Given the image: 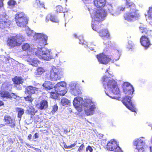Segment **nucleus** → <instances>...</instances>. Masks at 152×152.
<instances>
[{"label": "nucleus", "mask_w": 152, "mask_h": 152, "mask_svg": "<svg viewBox=\"0 0 152 152\" xmlns=\"http://www.w3.org/2000/svg\"><path fill=\"white\" fill-rule=\"evenodd\" d=\"M38 88L30 86L26 88L25 92L29 94H37L38 93Z\"/></svg>", "instance_id": "obj_25"}, {"label": "nucleus", "mask_w": 152, "mask_h": 152, "mask_svg": "<svg viewBox=\"0 0 152 152\" xmlns=\"http://www.w3.org/2000/svg\"><path fill=\"white\" fill-rule=\"evenodd\" d=\"M31 134H29L28 137V139L29 140H30L31 139Z\"/></svg>", "instance_id": "obj_55"}, {"label": "nucleus", "mask_w": 152, "mask_h": 152, "mask_svg": "<svg viewBox=\"0 0 152 152\" xmlns=\"http://www.w3.org/2000/svg\"><path fill=\"white\" fill-rule=\"evenodd\" d=\"M148 15L149 18L152 19V7H149V10L148 12Z\"/></svg>", "instance_id": "obj_42"}, {"label": "nucleus", "mask_w": 152, "mask_h": 152, "mask_svg": "<svg viewBox=\"0 0 152 152\" xmlns=\"http://www.w3.org/2000/svg\"><path fill=\"white\" fill-rule=\"evenodd\" d=\"M42 86L46 89H52L53 87L52 84V83L50 81H45L43 84Z\"/></svg>", "instance_id": "obj_28"}, {"label": "nucleus", "mask_w": 152, "mask_h": 152, "mask_svg": "<svg viewBox=\"0 0 152 152\" xmlns=\"http://www.w3.org/2000/svg\"><path fill=\"white\" fill-rule=\"evenodd\" d=\"M98 32L100 36L104 37L107 38H108L109 37V34L107 29L101 30Z\"/></svg>", "instance_id": "obj_26"}, {"label": "nucleus", "mask_w": 152, "mask_h": 152, "mask_svg": "<svg viewBox=\"0 0 152 152\" xmlns=\"http://www.w3.org/2000/svg\"><path fill=\"white\" fill-rule=\"evenodd\" d=\"M110 91H111L115 95H118L119 93V89L117 85L110 90Z\"/></svg>", "instance_id": "obj_33"}, {"label": "nucleus", "mask_w": 152, "mask_h": 152, "mask_svg": "<svg viewBox=\"0 0 152 152\" xmlns=\"http://www.w3.org/2000/svg\"><path fill=\"white\" fill-rule=\"evenodd\" d=\"M106 9L104 10L105 12H109L113 16H117L119 15L121 11L125 9V8L122 6L119 7L116 11L114 10L113 7L111 5H108L106 6Z\"/></svg>", "instance_id": "obj_9"}, {"label": "nucleus", "mask_w": 152, "mask_h": 152, "mask_svg": "<svg viewBox=\"0 0 152 152\" xmlns=\"http://www.w3.org/2000/svg\"><path fill=\"white\" fill-rule=\"evenodd\" d=\"M58 107L57 105L56 104L54 105L53 107V110L51 111L52 114H53L57 110Z\"/></svg>", "instance_id": "obj_43"}, {"label": "nucleus", "mask_w": 152, "mask_h": 152, "mask_svg": "<svg viewBox=\"0 0 152 152\" xmlns=\"http://www.w3.org/2000/svg\"><path fill=\"white\" fill-rule=\"evenodd\" d=\"M68 148H72L71 147V145H69V146H68Z\"/></svg>", "instance_id": "obj_62"}, {"label": "nucleus", "mask_w": 152, "mask_h": 152, "mask_svg": "<svg viewBox=\"0 0 152 152\" xmlns=\"http://www.w3.org/2000/svg\"><path fill=\"white\" fill-rule=\"evenodd\" d=\"M34 137L35 138H37L38 137V134L37 133H36L34 134Z\"/></svg>", "instance_id": "obj_57"}, {"label": "nucleus", "mask_w": 152, "mask_h": 152, "mask_svg": "<svg viewBox=\"0 0 152 152\" xmlns=\"http://www.w3.org/2000/svg\"><path fill=\"white\" fill-rule=\"evenodd\" d=\"M74 106L77 109H83L85 113L87 115H93L96 108V106L91 99L88 98L83 100L81 97L75 98L73 102Z\"/></svg>", "instance_id": "obj_3"}, {"label": "nucleus", "mask_w": 152, "mask_h": 152, "mask_svg": "<svg viewBox=\"0 0 152 152\" xmlns=\"http://www.w3.org/2000/svg\"><path fill=\"white\" fill-rule=\"evenodd\" d=\"M11 86L8 83H4L2 85L1 88L4 90H8L10 89Z\"/></svg>", "instance_id": "obj_35"}, {"label": "nucleus", "mask_w": 152, "mask_h": 152, "mask_svg": "<svg viewBox=\"0 0 152 152\" xmlns=\"http://www.w3.org/2000/svg\"><path fill=\"white\" fill-rule=\"evenodd\" d=\"M69 86L70 92L72 94L77 96L79 95L80 94V90L79 88L76 86L75 83H71L69 84Z\"/></svg>", "instance_id": "obj_16"}, {"label": "nucleus", "mask_w": 152, "mask_h": 152, "mask_svg": "<svg viewBox=\"0 0 152 152\" xmlns=\"http://www.w3.org/2000/svg\"><path fill=\"white\" fill-rule=\"evenodd\" d=\"M58 96V94L57 92H52L50 95V97L53 99H56Z\"/></svg>", "instance_id": "obj_41"}, {"label": "nucleus", "mask_w": 152, "mask_h": 152, "mask_svg": "<svg viewBox=\"0 0 152 152\" xmlns=\"http://www.w3.org/2000/svg\"><path fill=\"white\" fill-rule=\"evenodd\" d=\"M108 74H109L111 76H112V77H113V74H111V73H110V72H108Z\"/></svg>", "instance_id": "obj_61"}, {"label": "nucleus", "mask_w": 152, "mask_h": 152, "mask_svg": "<svg viewBox=\"0 0 152 152\" xmlns=\"http://www.w3.org/2000/svg\"><path fill=\"white\" fill-rule=\"evenodd\" d=\"M10 94L11 96V99L12 98L14 99H15L16 98V97L17 96L15 95V94L14 93H12Z\"/></svg>", "instance_id": "obj_49"}, {"label": "nucleus", "mask_w": 152, "mask_h": 152, "mask_svg": "<svg viewBox=\"0 0 152 152\" xmlns=\"http://www.w3.org/2000/svg\"><path fill=\"white\" fill-rule=\"evenodd\" d=\"M27 0H20V1H23V2H24L26 1H27Z\"/></svg>", "instance_id": "obj_63"}, {"label": "nucleus", "mask_w": 152, "mask_h": 152, "mask_svg": "<svg viewBox=\"0 0 152 152\" xmlns=\"http://www.w3.org/2000/svg\"><path fill=\"white\" fill-rule=\"evenodd\" d=\"M94 3L96 8L102 9L106 6V0H94Z\"/></svg>", "instance_id": "obj_21"}, {"label": "nucleus", "mask_w": 152, "mask_h": 152, "mask_svg": "<svg viewBox=\"0 0 152 152\" xmlns=\"http://www.w3.org/2000/svg\"><path fill=\"white\" fill-rule=\"evenodd\" d=\"M24 113V110L23 109H20L18 114V117L20 118L19 121L21 120L20 118L21 117L22 115Z\"/></svg>", "instance_id": "obj_40"}, {"label": "nucleus", "mask_w": 152, "mask_h": 152, "mask_svg": "<svg viewBox=\"0 0 152 152\" xmlns=\"http://www.w3.org/2000/svg\"><path fill=\"white\" fill-rule=\"evenodd\" d=\"M123 87L124 92L126 94H132L134 91L133 86L128 83H124Z\"/></svg>", "instance_id": "obj_14"}, {"label": "nucleus", "mask_w": 152, "mask_h": 152, "mask_svg": "<svg viewBox=\"0 0 152 152\" xmlns=\"http://www.w3.org/2000/svg\"><path fill=\"white\" fill-rule=\"evenodd\" d=\"M84 147V145L83 144H82L79 147L78 149V151L79 152H81L83 150Z\"/></svg>", "instance_id": "obj_47"}, {"label": "nucleus", "mask_w": 152, "mask_h": 152, "mask_svg": "<svg viewBox=\"0 0 152 152\" xmlns=\"http://www.w3.org/2000/svg\"><path fill=\"white\" fill-rule=\"evenodd\" d=\"M150 151V152H152V148L150 147L149 148V150H147V151Z\"/></svg>", "instance_id": "obj_58"}, {"label": "nucleus", "mask_w": 152, "mask_h": 152, "mask_svg": "<svg viewBox=\"0 0 152 152\" xmlns=\"http://www.w3.org/2000/svg\"><path fill=\"white\" fill-rule=\"evenodd\" d=\"M5 126L4 124H0V127H1L3 126Z\"/></svg>", "instance_id": "obj_59"}, {"label": "nucleus", "mask_w": 152, "mask_h": 152, "mask_svg": "<svg viewBox=\"0 0 152 152\" xmlns=\"http://www.w3.org/2000/svg\"><path fill=\"white\" fill-rule=\"evenodd\" d=\"M35 1L36 2L34 4V6L36 7H40L41 5L40 3V1L39 0H35Z\"/></svg>", "instance_id": "obj_45"}, {"label": "nucleus", "mask_w": 152, "mask_h": 152, "mask_svg": "<svg viewBox=\"0 0 152 152\" xmlns=\"http://www.w3.org/2000/svg\"><path fill=\"white\" fill-rule=\"evenodd\" d=\"M131 99L130 96H126L123 98L122 102L129 110L132 112L136 113L135 106L131 102Z\"/></svg>", "instance_id": "obj_10"}, {"label": "nucleus", "mask_w": 152, "mask_h": 152, "mask_svg": "<svg viewBox=\"0 0 152 152\" xmlns=\"http://www.w3.org/2000/svg\"><path fill=\"white\" fill-rule=\"evenodd\" d=\"M10 24V22L5 13L0 14V28L3 29L8 27Z\"/></svg>", "instance_id": "obj_13"}, {"label": "nucleus", "mask_w": 152, "mask_h": 152, "mask_svg": "<svg viewBox=\"0 0 152 152\" xmlns=\"http://www.w3.org/2000/svg\"><path fill=\"white\" fill-rule=\"evenodd\" d=\"M86 151H89L90 152H92L93 151V149L90 146H88L86 148Z\"/></svg>", "instance_id": "obj_46"}, {"label": "nucleus", "mask_w": 152, "mask_h": 152, "mask_svg": "<svg viewBox=\"0 0 152 152\" xmlns=\"http://www.w3.org/2000/svg\"><path fill=\"white\" fill-rule=\"evenodd\" d=\"M102 80L103 82V84L104 87L106 85L109 91L110 90L117 85L115 80L113 79H110L108 77L106 76L102 77Z\"/></svg>", "instance_id": "obj_12"}, {"label": "nucleus", "mask_w": 152, "mask_h": 152, "mask_svg": "<svg viewBox=\"0 0 152 152\" xmlns=\"http://www.w3.org/2000/svg\"><path fill=\"white\" fill-rule=\"evenodd\" d=\"M68 146L66 144L65 145H64V147L65 148H68Z\"/></svg>", "instance_id": "obj_60"}, {"label": "nucleus", "mask_w": 152, "mask_h": 152, "mask_svg": "<svg viewBox=\"0 0 152 152\" xmlns=\"http://www.w3.org/2000/svg\"><path fill=\"white\" fill-rule=\"evenodd\" d=\"M126 6L130 10L129 12L125 13L124 17L125 20L131 21L138 18L139 17V14L136 10L135 5L132 2L126 0Z\"/></svg>", "instance_id": "obj_4"}, {"label": "nucleus", "mask_w": 152, "mask_h": 152, "mask_svg": "<svg viewBox=\"0 0 152 152\" xmlns=\"http://www.w3.org/2000/svg\"><path fill=\"white\" fill-rule=\"evenodd\" d=\"M27 110L28 113L31 115H34L36 111H35L33 107L31 105H29L28 107Z\"/></svg>", "instance_id": "obj_31"}, {"label": "nucleus", "mask_w": 152, "mask_h": 152, "mask_svg": "<svg viewBox=\"0 0 152 152\" xmlns=\"http://www.w3.org/2000/svg\"><path fill=\"white\" fill-rule=\"evenodd\" d=\"M70 103V101L65 98H62L61 100V103L63 106L68 105Z\"/></svg>", "instance_id": "obj_34"}, {"label": "nucleus", "mask_w": 152, "mask_h": 152, "mask_svg": "<svg viewBox=\"0 0 152 152\" xmlns=\"http://www.w3.org/2000/svg\"><path fill=\"white\" fill-rule=\"evenodd\" d=\"M66 84L64 82H61L58 83L55 86L54 88L56 92L58 95L62 96L64 95L67 92L66 90L64 89L66 86Z\"/></svg>", "instance_id": "obj_11"}, {"label": "nucleus", "mask_w": 152, "mask_h": 152, "mask_svg": "<svg viewBox=\"0 0 152 152\" xmlns=\"http://www.w3.org/2000/svg\"><path fill=\"white\" fill-rule=\"evenodd\" d=\"M140 31L143 33H145L146 34H148L150 33V31H148L145 28V26L141 25L139 27Z\"/></svg>", "instance_id": "obj_29"}, {"label": "nucleus", "mask_w": 152, "mask_h": 152, "mask_svg": "<svg viewBox=\"0 0 152 152\" xmlns=\"http://www.w3.org/2000/svg\"><path fill=\"white\" fill-rule=\"evenodd\" d=\"M30 45L27 43H25L23 44L22 46V49L23 50H26L30 49Z\"/></svg>", "instance_id": "obj_37"}, {"label": "nucleus", "mask_w": 152, "mask_h": 152, "mask_svg": "<svg viewBox=\"0 0 152 152\" xmlns=\"http://www.w3.org/2000/svg\"><path fill=\"white\" fill-rule=\"evenodd\" d=\"M4 119L8 126L12 128H14L16 126L15 120L10 116L5 115L4 117Z\"/></svg>", "instance_id": "obj_15"}, {"label": "nucleus", "mask_w": 152, "mask_h": 152, "mask_svg": "<svg viewBox=\"0 0 152 152\" xmlns=\"http://www.w3.org/2000/svg\"><path fill=\"white\" fill-rule=\"evenodd\" d=\"M4 104L3 102L1 101H0V107Z\"/></svg>", "instance_id": "obj_56"}, {"label": "nucleus", "mask_w": 152, "mask_h": 152, "mask_svg": "<svg viewBox=\"0 0 152 152\" xmlns=\"http://www.w3.org/2000/svg\"><path fill=\"white\" fill-rule=\"evenodd\" d=\"M56 10L57 12H64L65 11L64 10L62 7L60 5L56 7Z\"/></svg>", "instance_id": "obj_39"}, {"label": "nucleus", "mask_w": 152, "mask_h": 152, "mask_svg": "<svg viewBox=\"0 0 152 152\" xmlns=\"http://www.w3.org/2000/svg\"><path fill=\"white\" fill-rule=\"evenodd\" d=\"M26 145H27L28 147H29V148H33L34 150H35L36 149V148L31 146L29 144H28L27 143H26Z\"/></svg>", "instance_id": "obj_51"}, {"label": "nucleus", "mask_w": 152, "mask_h": 152, "mask_svg": "<svg viewBox=\"0 0 152 152\" xmlns=\"http://www.w3.org/2000/svg\"><path fill=\"white\" fill-rule=\"evenodd\" d=\"M113 152H122L120 147H118L117 149L114 151Z\"/></svg>", "instance_id": "obj_48"}, {"label": "nucleus", "mask_w": 152, "mask_h": 152, "mask_svg": "<svg viewBox=\"0 0 152 152\" xmlns=\"http://www.w3.org/2000/svg\"><path fill=\"white\" fill-rule=\"evenodd\" d=\"M36 106L40 110H46L48 107V101L46 100H43L37 104Z\"/></svg>", "instance_id": "obj_23"}, {"label": "nucleus", "mask_w": 152, "mask_h": 152, "mask_svg": "<svg viewBox=\"0 0 152 152\" xmlns=\"http://www.w3.org/2000/svg\"><path fill=\"white\" fill-rule=\"evenodd\" d=\"M16 2L14 0H11L9 1L8 2L9 7L12 9L15 4Z\"/></svg>", "instance_id": "obj_36"}, {"label": "nucleus", "mask_w": 152, "mask_h": 152, "mask_svg": "<svg viewBox=\"0 0 152 152\" xmlns=\"http://www.w3.org/2000/svg\"><path fill=\"white\" fill-rule=\"evenodd\" d=\"M0 95L1 99L4 101L8 99H11V95L10 92L7 91H2L0 93Z\"/></svg>", "instance_id": "obj_24"}, {"label": "nucleus", "mask_w": 152, "mask_h": 152, "mask_svg": "<svg viewBox=\"0 0 152 152\" xmlns=\"http://www.w3.org/2000/svg\"><path fill=\"white\" fill-rule=\"evenodd\" d=\"M141 45L145 47V49L148 48L150 45L148 38L145 36H142L140 39Z\"/></svg>", "instance_id": "obj_20"}, {"label": "nucleus", "mask_w": 152, "mask_h": 152, "mask_svg": "<svg viewBox=\"0 0 152 152\" xmlns=\"http://www.w3.org/2000/svg\"><path fill=\"white\" fill-rule=\"evenodd\" d=\"M118 147H120L116 141L114 139L112 140L109 142L107 145V149L109 151H114L117 149Z\"/></svg>", "instance_id": "obj_18"}, {"label": "nucleus", "mask_w": 152, "mask_h": 152, "mask_svg": "<svg viewBox=\"0 0 152 152\" xmlns=\"http://www.w3.org/2000/svg\"><path fill=\"white\" fill-rule=\"evenodd\" d=\"M3 6V0H0V8Z\"/></svg>", "instance_id": "obj_53"}, {"label": "nucleus", "mask_w": 152, "mask_h": 152, "mask_svg": "<svg viewBox=\"0 0 152 152\" xmlns=\"http://www.w3.org/2000/svg\"><path fill=\"white\" fill-rule=\"evenodd\" d=\"M96 58L99 63L102 64H106L110 61V59L103 53L97 55Z\"/></svg>", "instance_id": "obj_17"}, {"label": "nucleus", "mask_w": 152, "mask_h": 152, "mask_svg": "<svg viewBox=\"0 0 152 152\" xmlns=\"http://www.w3.org/2000/svg\"><path fill=\"white\" fill-rule=\"evenodd\" d=\"M63 74L61 69L53 66L50 70V75L48 79L52 81H56L60 79L63 76Z\"/></svg>", "instance_id": "obj_6"}, {"label": "nucleus", "mask_w": 152, "mask_h": 152, "mask_svg": "<svg viewBox=\"0 0 152 152\" xmlns=\"http://www.w3.org/2000/svg\"><path fill=\"white\" fill-rule=\"evenodd\" d=\"M13 81L14 83L20 85L22 84L23 81L21 77H15L13 79Z\"/></svg>", "instance_id": "obj_32"}, {"label": "nucleus", "mask_w": 152, "mask_h": 152, "mask_svg": "<svg viewBox=\"0 0 152 152\" xmlns=\"http://www.w3.org/2000/svg\"><path fill=\"white\" fill-rule=\"evenodd\" d=\"M133 144L138 152H147L149 150V147L145 145V138L143 137L135 140Z\"/></svg>", "instance_id": "obj_5"}, {"label": "nucleus", "mask_w": 152, "mask_h": 152, "mask_svg": "<svg viewBox=\"0 0 152 152\" xmlns=\"http://www.w3.org/2000/svg\"><path fill=\"white\" fill-rule=\"evenodd\" d=\"M74 37H75L76 38H78V39H79L80 41L79 43L80 44H81L82 45H85L87 47H88L91 50H94V47L92 46H95V45H94V44H91V45L88 44V45H86L84 43V40L83 39V36L82 35H81L80 36H79L78 37L77 36V35L76 34H74Z\"/></svg>", "instance_id": "obj_22"}, {"label": "nucleus", "mask_w": 152, "mask_h": 152, "mask_svg": "<svg viewBox=\"0 0 152 152\" xmlns=\"http://www.w3.org/2000/svg\"><path fill=\"white\" fill-rule=\"evenodd\" d=\"M33 50V53H31V54L29 53H28V54L29 55H30V56H31V55H32V54L33 55L34 54V53L36 55L35 52L34 51V49ZM36 56L39 58L36 55ZM40 59H41L40 58ZM41 59H43L42 58H41ZM43 60H44L43 59ZM27 61L28 62H29V64L33 66H36L38 65V64L39 63V61L37 60V59L36 58H33L32 57H28V59L27 60Z\"/></svg>", "instance_id": "obj_19"}, {"label": "nucleus", "mask_w": 152, "mask_h": 152, "mask_svg": "<svg viewBox=\"0 0 152 152\" xmlns=\"http://www.w3.org/2000/svg\"><path fill=\"white\" fill-rule=\"evenodd\" d=\"M24 99L26 101H28L31 102L33 100V99L32 98L30 95H28L26 97H25Z\"/></svg>", "instance_id": "obj_44"}, {"label": "nucleus", "mask_w": 152, "mask_h": 152, "mask_svg": "<svg viewBox=\"0 0 152 152\" xmlns=\"http://www.w3.org/2000/svg\"><path fill=\"white\" fill-rule=\"evenodd\" d=\"M48 18H50V20L53 22L55 23H58V20L56 17L53 15H48L46 19V21Z\"/></svg>", "instance_id": "obj_30"}, {"label": "nucleus", "mask_w": 152, "mask_h": 152, "mask_svg": "<svg viewBox=\"0 0 152 152\" xmlns=\"http://www.w3.org/2000/svg\"><path fill=\"white\" fill-rule=\"evenodd\" d=\"M45 72V70L43 68L39 67L35 72V75L37 77H39Z\"/></svg>", "instance_id": "obj_27"}, {"label": "nucleus", "mask_w": 152, "mask_h": 152, "mask_svg": "<svg viewBox=\"0 0 152 152\" xmlns=\"http://www.w3.org/2000/svg\"><path fill=\"white\" fill-rule=\"evenodd\" d=\"M76 144H77L76 143H75L74 144H72V145H71V148H72L73 147H74L76 145Z\"/></svg>", "instance_id": "obj_54"}, {"label": "nucleus", "mask_w": 152, "mask_h": 152, "mask_svg": "<svg viewBox=\"0 0 152 152\" xmlns=\"http://www.w3.org/2000/svg\"><path fill=\"white\" fill-rule=\"evenodd\" d=\"M107 89H106V90H105V92L106 94L108 96H109L112 98H114V99H116V98H117V97H111V96H110L109 94L108 93H107Z\"/></svg>", "instance_id": "obj_50"}, {"label": "nucleus", "mask_w": 152, "mask_h": 152, "mask_svg": "<svg viewBox=\"0 0 152 152\" xmlns=\"http://www.w3.org/2000/svg\"><path fill=\"white\" fill-rule=\"evenodd\" d=\"M15 18L16 23L19 27H25L28 23V18L23 12H17L15 16Z\"/></svg>", "instance_id": "obj_7"}, {"label": "nucleus", "mask_w": 152, "mask_h": 152, "mask_svg": "<svg viewBox=\"0 0 152 152\" xmlns=\"http://www.w3.org/2000/svg\"><path fill=\"white\" fill-rule=\"evenodd\" d=\"M116 51L118 53V57L117 58H115V61H117L119 59V57L120 56V52L117 50H116Z\"/></svg>", "instance_id": "obj_52"}, {"label": "nucleus", "mask_w": 152, "mask_h": 152, "mask_svg": "<svg viewBox=\"0 0 152 152\" xmlns=\"http://www.w3.org/2000/svg\"><path fill=\"white\" fill-rule=\"evenodd\" d=\"M85 9L89 11L92 19V29L98 32L99 29L101 27L100 22L102 21L104 18L107 16L106 12L103 9L94 8L93 9L90 5L86 6Z\"/></svg>", "instance_id": "obj_2"}, {"label": "nucleus", "mask_w": 152, "mask_h": 152, "mask_svg": "<svg viewBox=\"0 0 152 152\" xmlns=\"http://www.w3.org/2000/svg\"><path fill=\"white\" fill-rule=\"evenodd\" d=\"M134 45L132 42L131 41H129L128 42V45H127V48L130 49H133L134 48Z\"/></svg>", "instance_id": "obj_38"}, {"label": "nucleus", "mask_w": 152, "mask_h": 152, "mask_svg": "<svg viewBox=\"0 0 152 152\" xmlns=\"http://www.w3.org/2000/svg\"><path fill=\"white\" fill-rule=\"evenodd\" d=\"M24 38L23 36L17 35L9 38L7 41V45L11 47L19 46Z\"/></svg>", "instance_id": "obj_8"}, {"label": "nucleus", "mask_w": 152, "mask_h": 152, "mask_svg": "<svg viewBox=\"0 0 152 152\" xmlns=\"http://www.w3.org/2000/svg\"><path fill=\"white\" fill-rule=\"evenodd\" d=\"M26 33L28 36H32L35 40L39 41V45L34 50L36 55L39 58L46 61H49L53 58L50 50L42 46L47 44V36L42 33H36L29 28H26Z\"/></svg>", "instance_id": "obj_1"}, {"label": "nucleus", "mask_w": 152, "mask_h": 152, "mask_svg": "<svg viewBox=\"0 0 152 152\" xmlns=\"http://www.w3.org/2000/svg\"><path fill=\"white\" fill-rule=\"evenodd\" d=\"M84 2L88 1V0H82Z\"/></svg>", "instance_id": "obj_64"}]
</instances>
